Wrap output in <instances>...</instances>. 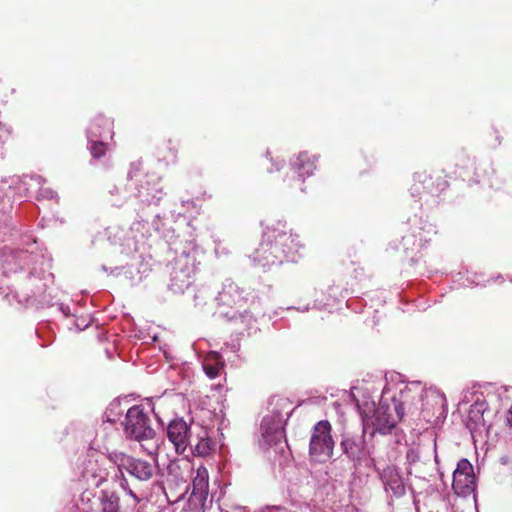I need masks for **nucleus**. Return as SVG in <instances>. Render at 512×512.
I'll list each match as a JSON object with an SVG mask.
<instances>
[{
    "instance_id": "nucleus-1",
    "label": "nucleus",
    "mask_w": 512,
    "mask_h": 512,
    "mask_svg": "<svg viewBox=\"0 0 512 512\" xmlns=\"http://www.w3.org/2000/svg\"><path fill=\"white\" fill-rule=\"evenodd\" d=\"M295 236L286 222L277 221L266 227L259 247L253 251L250 258L262 267L281 263L296 249Z\"/></svg>"
},
{
    "instance_id": "nucleus-2",
    "label": "nucleus",
    "mask_w": 512,
    "mask_h": 512,
    "mask_svg": "<svg viewBox=\"0 0 512 512\" xmlns=\"http://www.w3.org/2000/svg\"><path fill=\"white\" fill-rule=\"evenodd\" d=\"M127 439L137 441L149 455L156 454L159 448L156 431L152 427L151 419L144 407L134 405L130 407L122 423Z\"/></svg>"
},
{
    "instance_id": "nucleus-3",
    "label": "nucleus",
    "mask_w": 512,
    "mask_h": 512,
    "mask_svg": "<svg viewBox=\"0 0 512 512\" xmlns=\"http://www.w3.org/2000/svg\"><path fill=\"white\" fill-rule=\"evenodd\" d=\"M404 407L400 401L393 399L392 403L381 402L374 409L373 415L369 417L367 414L363 416L364 430L371 425L375 432L381 434L389 433L394 429L397 423L403 418Z\"/></svg>"
},
{
    "instance_id": "nucleus-4",
    "label": "nucleus",
    "mask_w": 512,
    "mask_h": 512,
    "mask_svg": "<svg viewBox=\"0 0 512 512\" xmlns=\"http://www.w3.org/2000/svg\"><path fill=\"white\" fill-rule=\"evenodd\" d=\"M331 432L332 426L327 420L313 426L309 443V456L313 461L325 463L332 457L335 442Z\"/></svg>"
},
{
    "instance_id": "nucleus-5",
    "label": "nucleus",
    "mask_w": 512,
    "mask_h": 512,
    "mask_svg": "<svg viewBox=\"0 0 512 512\" xmlns=\"http://www.w3.org/2000/svg\"><path fill=\"white\" fill-rule=\"evenodd\" d=\"M452 488L459 496L473 495V500L478 512V502L476 495L477 477L472 464L467 459H461L453 473Z\"/></svg>"
},
{
    "instance_id": "nucleus-6",
    "label": "nucleus",
    "mask_w": 512,
    "mask_h": 512,
    "mask_svg": "<svg viewBox=\"0 0 512 512\" xmlns=\"http://www.w3.org/2000/svg\"><path fill=\"white\" fill-rule=\"evenodd\" d=\"M109 458L118 466L120 471L122 468H125L131 475L139 480L147 481L153 476L154 467L147 461L133 459L123 453L111 454Z\"/></svg>"
},
{
    "instance_id": "nucleus-7",
    "label": "nucleus",
    "mask_w": 512,
    "mask_h": 512,
    "mask_svg": "<svg viewBox=\"0 0 512 512\" xmlns=\"http://www.w3.org/2000/svg\"><path fill=\"white\" fill-rule=\"evenodd\" d=\"M364 434L363 429L362 435H345L340 443L343 453L355 464H360L368 456Z\"/></svg>"
},
{
    "instance_id": "nucleus-8",
    "label": "nucleus",
    "mask_w": 512,
    "mask_h": 512,
    "mask_svg": "<svg viewBox=\"0 0 512 512\" xmlns=\"http://www.w3.org/2000/svg\"><path fill=\"white\" fill-rule=\"evenodd\" d=\"M167 436L178 454L184 453L190 445V428L182 419L173 420L169 423Z\"/></svg>"
},
{
    "instance_id": "nucleus-9",
    "label": "nucleus",
    "mask_w": 512,
    "mask_h": 512,
    "mask_svg": "<svg viewBox=\"0 0 512 512\" xmlns=\"http://www.w3.org/2000/svg\"><path fill=\"white\" fill-rule=\"evenodd\" d=\"M315 160V156L300 152L291 164L292 178L297 176V180L303 183L305 178L311 176L316 169Z\"/></svg>"
},
{
    "instance_id": "nucleus-10",
    "label": "nucleus",
    "mask_w": 512,
    "mask_h": 512,
    "mask_svg": "<svg viewBox=\"0 0 512 512\" xmlns=\"http://www.w3.org/2000/svg\"><path fill=\"white\" fill-rule=\"evenodd\" d=\"M381 477L386 490L392 491L397 497L405 494V485L402 476L395 466H387L383 469Z\"/></svg>"
},
{
    "instance_id": "nucleus-11",
    "label": "nucleus",
    "mask_w": 512,
    "mask_h": 512,
    "mask_svg": "<svg viewBox=\"0 0 512 512\" xmlns=\"http://www.w3.org/2000/svg\"><path fill=\"white\" fill-rule=\"evenodd\" d=\"M202 365L205 374L211 379L220 376L221 371L225 367L222 356L215 351H210L206 354Z\"/></svg>"
},
{
    "instance_id": "nucleus-12",
    "label": "nucleus",
    "mask_w": 512,
    "mask_h": 512,
    "mask_svg": "<svg viewBox=\"0 0 512 512\" xmlns=\"http://www.w3.org/2000/svg\"><path fill=\"white\" fill-rule=\"evenodd\" d=\"M112 127L113 121L110 118H107L99 114L93 118L89 128V134L93 138L103 137L107 134H109L112 137Z\"/></svg>"
},
{
    "instance_id": "nucleus-13",
    "label": "nucleus",
    "mask_w": 512,
    "mask_h": 512,
    "mask_svg": "<svg viewBox=\"0 0 512 512\" xmlns=\"http://www.w3.org/2000/svg\"><path fill=\"white\" fill-rule=\"evenodd\" d=\"M193 494L206 498L209 492V475L208 470L204 466L196 469L192 480Z\"/></svg>"
},
{
    "instance_id": "nucleus-14",
    "label": "nucleus",
    "mask_w": 512,
    "mask_h": 512,
    "mask_svg": "<svg viewBox=\"0 0 512 512\" xmlns=\"http://www.w3.org/2000/svg\"><path fill=\"white\" fill-rule=\"evenodd\" d=\"M99 512H120L119 497L114 491L100 490Z\"/></svg>"
},
{
    "instance_id": "nucleus-15",
    "label": "nucleus",
    "mask_w": 512,
    "mask_h": 512,
    "mask_svg": "<svg viewBox=\"0 0 512 512\" xmlns=\"http://www.w3.org/2000/svg\"><path fill=\"white\" fill-rule=\"evenodd\" d=\"M81 508L84 512H99L100 491L87 489L81 494Z\"/></svg>"
},
{
    "instance_id": "nucleus-16",
    "label": "nucleus",
    "mask_w": 512,
    "mask_h": 512,
    "mask_svg": "<svg viewBox=\"0 0 512 512\" xmlns=\"http://www.w3.org/2000/svg\"><path fill=\"white\" fill-rule=\"evenodd\" d=\"M213 450V442L207 438H200L197 444L195 445V452L198 456L205 457L211 453Z\"/></svg>"
},
{
    "instance_id": "nucleus-17",
    "label": "nucleus",
    "mask_w": 512,
    "mask_h": 512,
    "mask_svg": "<svg viewBox=\"0 0 512 512\" xmlns=\"http://www.w3.org/2000/svg\"><path fill=\"white\" fill-rule=\"evenodd\" d=\"M90 152L94 158H100L106 153V144L102 141H91Z\"/></svg>"
},
{
    "instance_id": "nucleus-18",
    "label": "nucleus",
    "mask_w": 512,
    "mask_h": 512,
    "mask_svg": "<svg viewBox=\"0 0 512 512\" xmlns=\"http://www.w3.org/2000/svg\"><path fill=\"white\" fill-rule=\"evenodd\" d=\"M506 422L509 427L512 428V404L506 414Z\"/></svg>"
},
{
    "instance_id": "nucleus-19",
    "label": "nucleus",
    "mask_w": 512,
    "mask_h": 512,
    "mask_svg": "<svg viewBox=\"0 0 512 512\" xmlns=\"http://www.w3.org/2000/svg\"><path fill=\"white\" fill-rule=\"evenodd\" d=\"M129 495L133 498L134 505H136L138 503V501H139L137 496L131 490H129Z\"/></svg>"
}]
</instances>
